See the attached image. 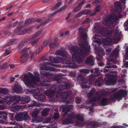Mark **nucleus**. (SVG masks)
<instances>
[{
  "instance_id": "obj_38",
  "label": "nucleus",
  "mask_w": 128,
  "mask_h": 128,
  "mask_svg": "<svg viewBox=\"0 0 128 128\" xmlns=\"http://www.w3.org/2000/svg\"><path fill=\"white\" fill-rule=\"evenodd\" d=\"M111 66L110 65H108V66H106L105 67L104 69V72H107L108 70L111 67Z\"/></svg>"
},
{
  "instance_id": "obj_58",
  "label": "nucleus",
  "mask_w": 128,
  "mask_h": 128,
  "mask_svg": "<svg viewBox=\"0 0 128 128\" xmlns=\"http://www.w3.org/2000/svg\"><path fill=\"white\" fill-rule=\"evenodd\" d=\"M23 46L22 43H21L18 46V48L19 49H20L22 48Z\"/></svg>"
},
{
  "instance_id": "obj_27",
  "label": "nucleus",
  "mask_w": 128,
  "mask_h": 128,
  "mask_svg": "<svg viewBox=\"0 0 128 128\" xmlns=\"http://www.w3.org/2000/svg\"><path fill=\"white\" fill-rule=\"evenodd\" d=\"M49 110V109L48 108L44 109L42 112V115L44 116H47L48 114V112Z\"/></svg>"
},
{
  "instance_id": "obj_23",
  "label": "nucleus",
  "mask_w": 128,
  "mask_h": 128,
  "mask_svg": "<svg viewBox=\"0 0 128 128\" xmlns=\"http://www.w3.org/2000/svg\"><path fill=\"white\" fill-rule=\"evenodd\" d=\"M54 93V91L52 90H47L46 92V94L48 98H51L53 96Z\"/></svg>"
},
{
  "instance_id": "obj_1",
  "label": "nucleus",
  "mask_w": 128,
  "mask_h": 128,
  "mask_svg": "<svg viewBox=\"0 0 128 128\" xmlns=\"http://www.w3.org/2000/svg\"><path fill=\"white\" fill-rule=\"evenodd\" d=\"M87 36L86 33L83 32L81 34V40H82V44H80L79 41V45L81 50H78L77 47H72L70 48V51L72 55V58L75 61H77L79 63L82 61V57L86 52L90 50V46L86 42V39Z\"/></svg>"
},
{
  "instance_id": "obj_4",
  "label": "nucleus",
  "mask_w": 128,
  "mask_h": 128,
  "mask_svg": "<svg viewBox=\"0 0 128 128\" xmlns=\"http://www.w3.org/2000/svg\"><path fill=\"white\" fill-rule=\"evenodd\" d=\"M28 77L27 75H25L24 76V78L23 79V80L24 82L26 85L31 88L32 92L33 94H37L40 92L39 90L33 86L34 85L36 84L38 86L42 85L43 86H46L48 85L47 84V82H41L40 83V82H29L28 80H26V78Z\"/></svg>"
},
{
  "instance_id": "obj_60",
  "label": "nucleus",
  "mask_w": 128,
  "mask_h": 128,
  "mask_svg": "<svg viewBox=\"0 0 128 128\" xmlns=\"http://www.w3.org/2000/svg\"><path fill=\"white\" fill-rule=\"evenodd\" d=\"M117 90V88H115L114 89H112L111 90V91H112V92H114L116 91Z\"/></svg>"
},
{
  "instance_id": "obj_33",
  "label": "nucleus",
  "mask_w": 128,
  "mask_h": 128,
  "mask_svg": "<svg viewBox=\"0 0 128 128\" xmlns=\"http://www.w3.org/2000/svg\"><path fill=\"white\" fill-rule=\"evenodd\" d=\"M76 118L78 120L82 121L83 120V116L81 114H79L76 116Z\"/></svg>"
},
{
  "instance_id": "obj_37",
  "label": "nucleus",
  "mask_w": 128,
  "mask_h": 128,
  "mask_svg": "<svg viewBox=\"0 0 128 128\" xmlns=\"http://www.w3.org/2000/svg\"><path fill=\"white\" fill-rule=\"evenodd\" d=\"M9 42V45H11L15 44L16 42V40L15 39H13L10 41Z\"/></svg>"
},
{
  "instance_id": "obj_19",
  "label": "nucleus",
  "mask_w": 128,
  "mask_h": 128,
  "mask_svg": "<svg viewBox=\"0 0 128 128\" xmlns=\"http://www.w3.org/2000/svg\"><path fill=\"white\" fill-rule=\"evenodd\" d=\"M95 58L92 56L88 57L86 61V63L90 65L94 64V62Z\"/></svg>"
},
{
  "instance_id": "obj_41",
  "label": "nucleus",
  "mask_w": 128,
  "mask_h": 128,
  "mask_svg": "<svg viewBox=\"0 0 128 128\" xmlns=\"http://www.w3.org/2000/svg\"><path fill=\"white\" fill-rule=\"evenodd\" d=\"M4 115L5 117H6L7 116V115L5 112H0V118Z\"/></svg>"
},
{
  "instance_id": "obj_63",
  "label": "nucleus",
  "mask_w": 128,
  "mask_h": 128,
  "mask_svg": "<svg viewBox=\"0 0 128 128\" xmlns=\"http://www.w3.org/2000/svg\"><path fill=\"white\" fill-rule=\"evenodd\" d=\"M102 1V0H96L95 2L96 4Z\"/></svg>"
},
{
  "instance_id": "obj_29",
  "label": "nucleus",
  "mask_w": 128,
  "mask_h": 128,
  "mask_svg": "<svg viewBox=\"0 0 128 128\" xmlns=\"http://www.w3.org/2000/svg\"><path fill=\"white\" fill-rule=\"evenodd\" d=\"M67 7V6L66 5H65L62 7L60 9L58 10V11H56L54 13L52 14L51 16H52L54 15L55 14L58 12H60L64 10L65 9H66Z\"/></svg>"
},
{
  "instance_id": "obj_2",
  "label": "nucleus",
  "mask_w": 128,
  "mask_h": 128,
  "mask_svg": "<svg viewBox=\"0 0 128 128\" xmlns=\"http://www.w3.org/2000/svg\"><path fill=\"white\" fill-rule=\"evenodd\" d=\"M115 6L118 12H116L115 14H114L110 16H108L105 18L102 21L104 25L110 28L113 27L116 25V23L114 22L115 19H117L122 17L120 13L122 10L120 3L119 2H116Z\"/></svg>"
},
{
  "instance_id": "obj_43",
  "label": "nucleus",
  "mask_w": 128,
  "mask_h": 128,
  "mask_svg": "<svg viewBox=\"0 0 128 128\" xmlns=\"http://www.w3.org/2000/svg\"><path fill=\"white\" fill-rule=\"evenodd\" d=\"M95 73L96 76H98L99 74L100 71L98 68H96L95 69Z\"/></svg>"
},
{
  "instance_id": "obj_46",
  "label": "nucleus",
  "mask_w": 128,
  "mask_h": 128,
  "mask_svg": "<svg viewBox=\"0 0 128 128\" xmlns=\"http://www.w3.org/2000/svg\"><path fill=\"white\" fill-rule=\"evenodd\" d=\"M59 115L58 113H54V118L56 119L59 117Z\"/></svg>"
},
{
  "instance_id": "obj_5",
  "label": "nucleus",
  "mask_w": 128,
  "mask_h": 128,
  "mask_svg": "<svg viewBox=\"0 0 128 128\" xmlns=\"http://www.w3.org/2000/svg\"><path fill=\"white\" fill-rule=\"evenodd\" d=\"M92 39L94 42H96L99 44H100L102 43L104 48H106V46L111 43H116L120 39L118 38H114L112 40L110 38H106L104 40L102 38L101 42V39H102V38L98 36H94L93 37Z\"/></svg>"
},
{
  "instance_id": "obj_22",
  "label": "nucleus",
  "mask_w": 128,
  "mask_h": 128,
  "mask_svg": "<svg viewBox=\"0 0 128 128\" xmlns=\"http://www.w3.org/2000/svg\"><path fill=\"white\" fill-rule=\"evenodd\" d=\"M70 92H65L64 93L60 94V92H58V94L60 95L61 97L64 98H66L70 94Z\"/></svg>"
},
{
  "instance_id": "obj_21",
  "label": "nucleus",
  "mask_w": 128,
  "mask_h": 128,
  "mask_svg": "<svg viewBox=\"0 0 128 128\" xmlns=\"http://www.w3.org/2000/svg\"><path fill=\"white\" fill-rule=\"evenodd\" d=\"M70 86L68 85L66 83L64 82H61L60 84L59 88L61 90H63L65 89H68L69 88Z\"/></svg>"
},
{
  "instance_id": "obj_30",
  "label": "nucleus",
  "mask_w": 128,
  "mask_h": 128,
  "mask_svg": "<svg viewBox=\"0 0 128 128\" xmlns=\"http://www.w3.org/2000/svg\"><path fill=\"white\" fill-rule=\"evenodd\" d=\"M13 98L14 99V101L17 103L20 100V96H14L13 97Z\"/></svg>"
},
{
  "instance_id": "obj_11",
  "label": "nucleus",
  "mask_w": 128,
  "mask_h": 128,
  "mask_svg": "<svg viewBox=\"0 0 128 128\" xmlns=\"http://www.w3.org/2000/svg\"><path fill=\"white\" fill-rule=\"evenodd\" d=\"M16 120L18 121L30 120V117L28 114L26 112H21L17 114L15 116Z\"/></svg>"
},
{
  "instance_id": "obj_28",
  "label": "nucleus",
  "mask_w": 128,
  "mask_h": 128,
  "mask_svg": "<svg viewBox=\"0 0 128 128\" xmlns=\"http://www.w3.org/2000/svg\"><path fill=\"white\" fill-rule=\"evenodd\" d=\"M41 32V31H39L35 35H33L30 36L28 38V40L30 41L34 39Z\"/></svg>"
},
{
  "instance_id": "obj_9",
  "label": "nucleus",
  "mask_w": 128,
  "mask_h": 128,
  "mask_svg": "<svg viewBox=\"0 0 128 128\" xmlns=\"http://www.w3.org/2000/svg\"><path fill=\"white\" fill-rule=\"evenodd\" d=\"M34 74L35 76H33V75L30 73H28V74H26L28 76L26 78L27 80H28L29 82H40V79L38 78L39 74L37 72H35Z\"/></svg>"
},
{
  "instance_id": "obj_56",
  "label": "nucleus",
  "mask_w": 128,
  "mask_h": 128,
  "mask_svg": "<svg viewBox=\"0 0 128 128\" xmlns=\"http://www.w3.org/2000/svg\"><path fill=\"white\" fill-rule=\"evenodd\" d=\"M49 46L50 48H53L55 47V44L52 43L50 44Z\"/></svg>"
},
{
  "instance_id": "obj_64",
  "label": "nucleus",
  "mask_w": 128,
  "mask_h": 128,
  "mask_svg": "<svg viewBox=\"0 0 128 128\" xmlns=\"http://www.w3.org/2000/svg\"><path fill=\"white\" fill-rule=\"evenodd\" d=\"M14 128H22V127L19 125H16Z\"/></svg>"
},
{
  "instance_id": "obj_26",
  "label": "nucleus",
  "mask_w": 128,
  "mask_h": 128,
  "mask_svg": "<svg viewBox=\"0 0 128 128\" xmlns=\"http://www.w3.org/2000/svg\"><path fill=\"white\" fill-rule=\"evenodd\" d=\"M84 3V1H83L81 3L79 4V5L75 8L74 10V11L75 12H77L80 10L82 8V6L83 4Z\"/></svg>"
},
{
  "instance_id": "obj_32",
  "label": "nucleus",
  "mask_w": 128,
  "mask_h": 128,
  "mask_svg": "<svg viewBox=\"0 0 128 128\" xmlns=\"http://www.w3.org/2000/svg\"><path fill=\"white\" fill-rule=\"evenodd\" d=\"M8 90L5 88H0V94H6L8 92Z\"/></svg>"
},
{
  "instance_id": "obj_52",
  "label": "nucleus",
  "mask_w": 128,
  "mask_h": 128,
  "mask_svg": "<svg viewBox=\"0 0 128 128\" xmlns=\"http://www.w3.org/2000/svg\"><path fill=\"white\" fill-rule=\"evenodd\" d=\"M76 101L77 104H79L81 100L80 98H77L76 100Z\"/></svg>"
},
{
  "instance_id": "obj_45",
  "label": "nucleus",
  "mask_w": 128,
  "mask_h": 128,
  "mask_svg": "<svg viewBox=\"0 0 128 128\" xmlns=\"http://www.w3.org/2000/svg\"><path fill=\"white\" fill-rule=\"evenodd\" d=\"M126 52L125 54V55H124V58H126V59H128V58H126V56H127L128 55V48H126Z\"/></svg>"
},
{
  "instance_id": "obj_61",
  "label": "nucleus",
  "mask_w": 128,
  "mask_h": 128,
  "mask_svg": "<svg viewBox=\"0 0 128 128\" xmlns=\"http://www.w3.org/2000/svg\"><path fill=\"white\" fill-rule=\"evenodd\" d=\"M10 54V52L6 50H5V54L6 55L9 54Z\"/></svg>"
},
{
  "instance_id": "obj_7",
  "label": "nucleus",
  "mask_w": 128,
  "mask_h": 128,
  "mask_svg": "<svg viewBox=\"0 0 128 128\" xmlns=\"http://www.w3.org/2000/svg\"><path fill=\"white\" fill-rule=\"evenodd\" d=\"M54 66H55L53 64H51L50 62L46 63L44 64V66H42L40 68L41 74L43 75L50 76V78H52L53 76H52L51 74L47 73L44 70L56 71Z\"/></svg>"
},
{
  "instance_id": "obj_10",
  "label": "nucleus",
  "mask_w": 128,
  "mask_h": 128,
  "mask_svg": "<svg viewBox=\"0 0 128 128\" xmlns=\"http://www.w3.org/2000/svg\"><path fill=\"white\" fill-rule=\"evenodd\" d=\"M95 92V89L93 88H92L88 94V98H92L90 100H88L87 102L89 104L92 102L98 101L100 99V97L98 96H97L92 97L93 95L94 94Z\"/></svg>"
},
{
  "instance_id": "obj_24",
  "label": "nucleus",
  "mask_w": 128,
  "mask_h": 128,
  "mask_svg": "<svg viewBox=\"0 0 128 128\" xmlns=\"http://www.w3.org/2000/svg\"><path fill=\"white\" fill-rule=\"evenodd\" d=\"M28 55L26 54H24L21 58V61L22 63H23L26 62L28 59Z\"/></svg>"
},
{
  "instance_id": "obj_3",
  "label": "nucleus",
  "mask_w": 128,
  "mask_h": 128,
  "mask_svg": "<svg viewBox=\"0 0 128 128\" xmlns=\"http://www.w3.org/2000/svg\"><path fill=\"white\" fill-rule=\"evenodd\" d=\"M56 55H60L61 56V58H55L52 57H49V61L50 62L52 63H59L60 62L59 60H60L66 61V64H69L68 66L69 67L72 68H77L78 66L75 64L72 63H70V61H68V60L69 59V56L68 54L66 52L63 53L61 50H58L56 51Z\"/></svg>"
},
{
  "instance_id": "obj_36",
  "label": "nucleus",
  "mask_w": 128,
  "mask_h": 128,
  "mask_svg": "<svg viewBox=\"0 0 128 128\" xmlns=\"http://www.w3.org/2000/svg\"><path fill=\"white\" fill-rule=\"evenodd\" d=\"M101 80L102 79H100L99 80H98L95 83V85L97 86H100L101 85Z\"/></svg>"
},
{
  "instance_id": "obj_31",
  "label": "nucleus",
  "mask_w": 128,
  "mask_h": 128,
  "mask_svg": "<svg viewBox=\"0 0 128 128\" xmlns=\"http://www.w3.org/2000/svg\"><path fill=\"white\" fill-rule=\"evenodd\" d=\"M108 102V100L106 98H104L101 100L100 104L104 106L105 105L107 104Z\"/></svg>"
},
{
  "instance_id": "obj_48",
  "label": "nucleus",
  "mask_w": 128,
  "mask_h": 128,
  "mask_svg": "<svg viewBox=\"0 0 128 128\" xmlns=\"http://www.w3.org/2000/svg\"><path fill=\"white\" fill-rule=\"evenodd\" d=\"M100 6H97L96 7V8L95 10V11L96 12H98L100 9Z\"/></svg>"
},
{
  "instance_id": "obj_34",
  "label": "nucleus",
  "mask_w": 128,
  "mask_h": 128,
  "mask_svg": "<svg viewBox=\"0 0 128 128\" xmlns=\"http://www.w3.org/2000/svg\"><path fill=\"white\" fill-rule=\"evenodd\" d=\"M83 82L81 84V86L82 88H87L88 86H87V85L86 84H87V83H86L85 82V81H84V80H83Z\"/></svg>"
},
{
  "instance_id": "obj_54",
  "label": "nucleus",
  "mask_w": 128,
  "mask_h": 128,
  "mask_svg": "<svg viewBox=\"0 0 128 128\" xmlns=\"http://www.w3.org/2000/svg\"><path fill=\"white\" fill-rule=\"evenodd\" d=\"M30 55L31 56V57L32 58L33 56L34 52L32 50H30Z\"/></svg>"
},
{
  "instance_id": "obj_62",
  "label": "nucleus",
  "mask_w": 128,
  "mask_h": 128,
  "mask_svg": "<svg viewBox=\"0 0 128 128\" xmlns=\"http://www.w3.org/2000/svg\"><path fill=\"white\" fill-rule=\"evenodd\" d=\"M9 66L10 68H13L14 67V66L13 64H11Z\"/></svg>"
},
{
  "instance_id": "obj_50",
  "label": "nucleus",
  "mask_w": 128,
  "mask_h": 128,
  "mask_svg": "<svg viewBox=\"0 0 128 128\" xmlns=\"http://www.w3.org/2000/svg\"><path fill=\"white\" fill-rule=\"evenodd\" d=\"M51 120V118L50 117L48 118L45 120V123H48Z\"/></svg>"
},
{
  "instance_id": "obj_40",
  "label": "nucleus",
  "mask_w": 128,
  "mask_h": 128,
  "mask_svg": "<svg viewBox=\"0 0 128 128\" xmlns=\"http://www.w3.org/2000/svg\"><path fill=\"white\" fill-rule=\"evenodd\" d=\"M62 3L61 2H59L57 3L55 6V9L58 8L62 5Z\"/></svg>"
},
{
  "instance_id": "obj_51",
  "label": "nucleus",
  "mask_w": 128,
  "mask_h": 128,
  "mask_svg": "<svg viewBox=\"0 0 128 128\" xmlns=\"http://www.w3.org/2000/svg\"><path fill=\"white\" fill-rule=\"evenodd\" d=\"M116 34L117 36H119L121 34V32L118 30H116Z\"/></svg>"
},
{
  "instance_id": "obj_25",
  "label": "nucleus",
  "mask_w": 128,
  "mask_h": 128,
  "mask_svg": "<svg viewBox=\"0 0 128 128\" xmlns=\"http://www.w3.org/2000/svg\"><path fill=\"white\" fill-rule=\"evenodd\" d=\"M39 112L38 109L36 108L34 110L32 113V116L33 118H35L37 117Z\"/></svg>"
},
{
  "instance_id": "obj_6",
  "label": "nucleus",
  "mask_w": 128,
  "mask_h": 128,
  "mask_svg": "<svg viewBox=\"0 0 128 128\" xmlns=\"http://www.w3.org/2000/svg\"><path fill=\"white\" fill-rule=\"evenodd\" d=\"M117 76V72L116 71L112 72L109 74H106L104 80L105 84L107 85L115 84L116 81V80L114 78Z\"/></svg>"
},
{
  "instance_id": "obj_17",
  "label": "nucleus",
  "mask_w": 128,
  "mask_h": 128,
  "mask_svg": "<svg viewBox=\"0 0 128 128\" xmlns=\"http://www.w3.org/2000/svg\"><path fill=\"white\" fill-rule=\"evenodd\" d=\"M61 107L62 108L63 113H64V115H65L66 114L68 110L72 108L73 107V106L71 105L67 106L65 105L64 106H62Z\"/></svg>"
},
{
  "instance_id": "obj_59",
  "label": "nucleus",
  "mask_w": 128,
  "mask_h": 128,
  "mask_svg": "<svg viewBox=\"0 0 128 128\" xmlns=\"http://www.w3.org/2000/svg\"><path fill=\"white\" fill-rule=\"evenodd\" d=\"M90 22V20L89 18H87L85 21V23H88Z\"/></svg>"
},
{
  "instance_id": "obj_18",
  "label": "nucleus",
  "mask_w": 128,
  "mask_h": 128,
  "mask_svg": "<svg viewBox=\"0 0 128 128\" xmlns=\"http://www.w3.org/2000/svg\"><path fill=\"white\" fill-rule=\"evenodd\" d=\"M10 110L12 112H15L16 110H20L22 109V106L16 104H13L10 108Z\"/></svg>"
},
{
  "instance_id": "obj_47",
  "label": "nucleus",
  "mask_w": 128,
  "mask_h": 128,
  "mask_svg": "<svg viewBox=\"0 0 128 128\" xmlns=\"http://www.w3.org/2000/svg\"><path fill=\"white\" fill-rule=\"evenodd\" d=\"M24 92L26 94H28L32 92L31 90H30L26 88L24 90Z\"/></svg>"
},
{
  "instance_id": "obj_20",
  "label": "nucleus",
  "mask_w": 128,
  "mask_h": 128,
  "mask_svg": "<svg viewBox=\"0 0 128 128\" xmlns=\"http://www.w3.org/2000/svg\"><path fill=\"white\" fill-rule=\"evenodd\" d=\"M0 100H2L3 102L4 101L7 104L8 103H10L12 102V97L9 94H8L5 96L4 100L2 98Z\"/></svg>"
},
{
  "instance_id": "obj_49",
  "label": "nucleus",
  "mask_w": 128,
  "mask_h": 128,
  "mask_svg": "<svg viewBox=\"0 0 128 128\" xmlns=\"http://www.w3.org/2000/svg\"><path fill=\"white\" fill-rule=\"evenodd\" d=\"M75 114L74 113L72 112L69 115V116L70 118H72L74 117Z\"/></svg>"
},
{
  "instance_id": "obj_55",
  "label": "nucleus",
  "mask_w": 128,
  "mask_h": 128,
  "mask_svg": "<svg viewBox=\"0 0 128 128\" xmlns=\"http://www.w3.org/2000/svg\"><path fill=\"white\" fill-rule=\"evenodd\" d=\"M112 50L111 48H109L108 49H106V53L108 54H109L111 51Z\"/></svg>"
},
{
  "instance_id": "obj_13",
  "label": "nucleus",
  "mask_w": 128,
  "mask_h": 128,
  "mask_svg": "<svg viewBox=\"0 0 128 128\" xmlns=\"http://www.w3.org/2000/svg\"><path fill=\"white\" fill-rule=\"evenodd\" d=\"M113 32L111 29L107 30L106 28H104L100 32H98V34H100L104 36H110L113 33Z\"/></svg>"
},
{
  "instance_id": "obj_53",
  "label": "nucleus",
  "mask_w": 128,
  "mask_h": 128,
  "mask_svg": "<svg viewBox=\"0 0 128 128\" xmlns=\"http://www.w3.org/2000/svg\"><path fill=\"white\" fill-rule=\"evenodd\" d=\"M38 40L37 39L35 41H34L32 43V45H34L37 44V43L38 42Z\"/></svg>"
},
{
  "instance_id": "obj_57",
  "label": "nucleus",
  "mask_w": 128,
  "mask_h": 128,
  "mask_svg": "<svg viewBox=\"0 0 128 128\" xmlns=\"http://www.w3.org/2000/svg\"><path fill=\"white\" fill-rule=\"evenodd\" d=\"M82 14H82V12H80L76 15V17H79Z\"/></svg>"
},
{
  "instance_id": "obj_8",
  "label": "nucleus",
  "mask_w": 128,
  "mask_h": 128,
  "mask_svg": "<svg viewBox=\"0 0 128 128\" xmlns=\"http://www.w3.org/2000/svg\"><path fill=\"white\" fill-rule=\"evenodd\" d=\"M127 92L125 90L120 89L115 94H113L111 98L112 100H115L118 101L121 100L122 98L127 94Z\"/></svg>"
},
{
  "instance_id": "obj_15",
  "label": "nucleus",
  "mask_w": 128,
  "mask_h": 128,
  "mask_svg": "<svg viewBox=\"0 0 128 128\" xmlns=\"http://www.w3.org/2000/svg\"><path fill=\"white\" fill-rule=\"evenodd\" d=\"M30 96L24 95L20 98V101L21 103L25 104L28 103L30 101Z\"/></svg>"
},
{
  "instance_id": "obj_39",
  "label": "nucleus",
  "mask_w": 128,
  "mask_h": 128,
  "mask_svg": "<svg viewBox=\"0 0 128 128\" xmlns=\"http://www.w3.org/2000/svg\"><path fill=\"white\" fill-rule=\"evenodd\" d=\"M80 71L82 73H88L89 72L88 70L86 69L81 70Z\"/></svg>"
},
{
  "instance_id": "obj_42",
  "label": "nucleus",
  "mask_w": 128,
  "mask_h": 128,
  "mask_svg": "<svg viewBox=\"0 0 128 128\" xmlns=\"http://www.w3.org/2000/svg\"><path fill=\"white\" fill-rule=\"evenodd\" d=\"M82 12V14L84 15L90 13V11L88 10H86Z\"/></svg>"
},
{
  "instance_id": "obj_12",
  "label": "nucleus",
  "mask_w": 128,
  "mask_h": 128,
  "mask_svg": "<svg viewBox=\"0 0 128 128\" xmlns=\"http://www.w3.org/2000/svg\"><path fill=\"white\" fill-rule=\"evenodd\" d=\"M94 46L95 49V52L96 53L98 54L96 59L98 60H100L102 58V56H104L105 55V53L104 50L101 48H99L98 49H97L96 46L94 45Z\"/></svg>"
},
{
  "instance_id": "obj_35",
  "label": "nucleus",
  "mask_w": 128,
  "mask_h": 128,
  "mask_svg": "<svg viewBox=\"0 0 128 128\" xmlns=\"http://www.w3.org/2000/svg\"><path fill=\"white\" fill-rule=\"evenodd\" d=\"M125 30H128V20L125 22L124 24Z\"/></svg>"
},
{
  "instance_id": "obj_16",
  "label": "nucleus",
  "mask_w": 128,
  "mask_h": 128,
  "mask_svg": "<svg viewBox=\"0 0 128 128\" xmlns=\"http://www.w3.org/2000/svg\"><path fill=\"white\" fill-rule=\"evenodd\" d=\"M34 97L38 100V101L44 102L46 101V97L43 94L39 96L37 94H36L33 96Z\"/></svg>"
},
{
  "instance_id": "obj_44",
  "label": "nucleus",
  "mask_w": 128,
  "mask_h": 128,
  "mask_svg": "<svg viewBox=\"0 0 128 128\" xmlns=\"http://www.w3.org/2000/svg\"><path fill=\"white\" fill-rule=\"evenodd\" d=\"M56 124H52L49 126L47 128H56Z\"/></svg>"
},
{
  "instance_id": "obj_14",
  "label": "nucleus",
  "mask_w": 128,
  "mask_h": 128,
  "mask_svg": "<svg viewBox=\"0 0 128 128\" xmlns=\"http://www.w3.org/2000/svg\"><path fill=\"white\" fill-rule=\"evenodd\" d=\"M12 88L13 91L16 93H20L22 90V87L21 86L20 84L18 83L16 84L14 87Z\"/></svg>"
}]
</instances>
